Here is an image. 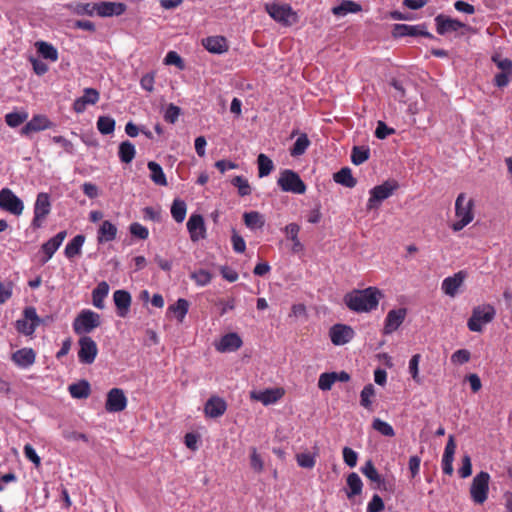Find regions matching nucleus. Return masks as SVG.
<instances>
[{"label":"nucleus","mask_w":512,"mask_h":512,"mask_svg":"<svg viewBox=\"0 0 512 512\" xmlns=\"http://www.w3.org/2000/svg\"><path fill=\"white\" fill-rule=\"evenodd\" d=\"M329 336L334 345L342 346L354 338L355 332L349 325L335 324L329 329Z\"/></svg>","instance_id":"14"},{"label":"nucleus","mask_w":512,"mask_h":512,"mask_svg":"<svg viewBox=\"0 0 512 512\" xmlns=\"http://www.w3.org/2000/svg\"><path fill=\"white\" fill-rule=\"evenodd\" d=\"M190 277L196 283V285L201 287L208 285L212 280L211 273L205 269L194 271L191 273Z\"/></svg>","instance_id":"51"},{"label":"nucleus","mask_w":512,"mask_h":512,"mask_svg":"<svg viewBox=\"0 0 512 512\" xmlns=\"http://www.w3.org/2000/svg\"><path fill=\"white\" fill-rule=\"evenodd\" d=\"M73 12L77 15L94 16L96 14V3H77L73 7Z\"/></svg>","instance_id":"57"},{"label":"nucleus","mask_w":512,"mask_h":512,"mask_svg":"<svg viewBox=\"0 0 512 512\" xmlns=\"http://www.w3.org/2000/svg\"><path fill=\"white\" fill-rule=\"evenodd\" d=\"M285 394V390L281 387L269 388L265 390H254L250 392L252 400L261 402L264 406L272 405L278 402Z\"/></svg>","instance_id":"13"},{"label":"nucleus","mask_w":512,"mask_h":512,"mask_svg":"<svg viewBox=\"0 0 512 512\" xmlns=\"http://www.w3.org/2000/svg\"><path fill=\"white\" fill-rule=\"evenodd\" d=\"M283 231L287 239L291 240L293 243L292 251L294 253L301 252L304 249V246L298 237L300 226L297 223H290L284 227Z\"/></svg>","instance_id":"31"},{"label":"nucleus","mask_w":512,"mask_h":512,"mask_svg":"<svg viewBox=\"0 0 512 512\" xmlns=\"http://www.w3.org/2000/svg\"><path fill=\"white\" fill-rule=\"evenodd\" d=\"M435 24L436 31L439 35H445L451 32H456L466 27V25L461 21L442 14L435 17Z\"/></svg>","instance_id":"17"},{"label":"nucleus","mask_w":512,"mask_h":512,"mask_svg":"<svg viewBox=\"0 0 512 512\" xmlns=\"http://www.w3.org/2000/svg\"><path fill=\"white\" fill-rule=\"evenodd\" d=\"M466 274L463 271L455 273L442 281L441 289L449 297H455L459 288L463 285Z\"/></svg>","instance_id":"23"},{"label":"nucleus","mask_w":512,"mask_h":512,"mask_svg":"<svg viewBox=\"0 0 512 512\" xmlns=\"http://www.w3.org/2000/svg\"><path fill=\"white\" fill-rule=\"evenodd\" d=\"M129 231L133 236L142 240L147 239L149 236L148 229L138 222L132 223L129 227Z\"/></svg>","instance_id":"60"},{"label":"nucleus","mask_w":512,"mask_h":512,"mask_svg":"<svg viewBox=\"0 0 512 512\" xmlns=\"http://www.w3.org/2000/svg\"><path fill=\"white\" fill-rule=\"evenodd\" d=\"M227 410L226 401L219 396H211L204 405V414L207 418H219Z\"/></svg>","instance_id":"18"},{"label":"nucleus","mask_w":512,"mask_h":512,"mask_svg":"<svg viewBox=\"0 0 512 512\" xmlns=\"http://www.w3.org/2000/svg\"><path fill=\"white\" fill-rule=\"evenodd\" d=\"M243 344L241 337L237 333H228L215 343V349L221 353L234 352Z\"/></svg>","instance_id":"21"},{"label":"nucleus","mask_w":512,"mask_h":512,"mask_svg":"<svg viewBox=\"0 0 512 512\" xmlns=\"http://www.w3.org/2000/svg\"><path fill=\"white\" fill-rule=\"evenodd\" d=\"M471 354L467 349H459L451 355V362L453 364L462 365L470 360Z\"/></svg>","instance_id":"61"},{"label":"nucleus","mask_w":512,"mask_h":512,"mask_svg":"<svg viewBox=\"0 0 512 512\" xmlns=\"http://www.w3.org/2000/svg\"><path fill=\"white\" fill-rule=\"evenodd\" d=\"M187 229L193 242L204 239L206 227L204 219L200 214H192L187 222Z\"/></svg>","instance_id":"19"},{"label":"nucleus","mask_w":512,"mask_h":512,"mask_svg":"<svg viewBox=\"0 0 512 512\" xmlns=\"http://www.w3.org/2000/svg\"><path fill=\"white\" fill-rule=\"evenodd\" d=\"M65 237L66 231H61L42 245L41 249L45 254V257L42 260L43 263H46L52 258L54 253L59 249V247L63 243Z\"/></svg>","instance_id":"28"},{"label":"nucleus","mask_w":512,"mask_h":512,"mask_svg":"<svg viewBox=\"0 0 512 512\" xmlns=\"http://www.w3.org/2000/svg\"><path fill=\"white\" fill-rule=\"evenodd\" d=\"M375 397V388L372 384L364 386L360 393V405L368 411H373V398Z\"/></svg>","instance_id":"43"},{"label":"nucleus","mask_w":512,"mask_h":512,"mask_svg":"<svg viewBox=\"0 0 512 512\" xmlns=\"http://www.w3.org/2000/svg\"><path fill=\"white\" fill-rule=\"evenodd\" d=\"M189 310V302L186 299L179 298L176 303L168 307V311L174 313L178 322L182 323Z\"/></svg>","instance_id":"40"},{"label":"nucleus","mask_w":512,"mask_h":512,"mask_svg":"<svg viewBox=\"0 0 512 512\" xmlns=\"http://www.w3.org/2000/svg\"><path fill=\"white\" fill-rule=\"evenodd\" d=\"M456 451V443L453 435H449L448 441L446 443L444 453L442 456V470L446 475L451 476L454 472L453 461L454 454Z\"/></svg>","instance_id":"25"},{"label":"nucleus","mask_w":512,"mask_h":512,"mask_svg":"<svg viewBox=\"0 0 512 512\" xmlns=\"http://www.w3.org/2000/svg\"><path fill=\"white\" fill-rule=\"evenodd\" d=\"M369 155V148L363 146H355L352 150L351 161L355 165H360L368 160Z\"/></svg>","instance_id":"49"},{"label":"nucleus","mask_w":512,"mask_h":512,"mask_svg":"<svg viewBox=\"0 0 512 512\" xmlns=\"http://www.w3.org/2000/svg\"><path fill=\"white\" fill-rule=\"evenodd\" d=\"M398 188L396 181H386L381 185L373 187L369 194L370 197L367 202V209L372 210L378 208L380 203L389 198L394 191Z\"/></svg>","instance_id":"8"},{"label":"nucleus","mask_w":512,"mask_h":512,"mask_svg":"<svg viewBox=\"0 0 512 512\" xmlns=\"http://www.w3.org/2000/svg\"><path fill=\"white\" fill-rule=\"evenodd\" d=\"M250 466L256 473H261L264 470V462L256 448H251Z\"/></svg>","instance_id":"58"},{"label":"nucleus","mask_w":512,"mask_h":512,"mask_svg":"<svg viewBox=\"0 0 512 512\" xmlns=\"http://www.w3.org/2000/svg\"><path fill=\"white\" fill-rule=\"evenodd\" d=\"M119 158L123 163H130L136 155L135 146L129 141H123L119 145L118 151Z\"/></svg>","instance_id":"42"},{"label":"nucleus","mask_w":512,"mask_h":512,"mask_svg":"<svg viewBox=\"0 0 512 512\" xmlns=\"http://www.w3.org/2000/svg\"><path fill=\"white\" fill-rule=\"evenodd\" d=\"M147 167L150 171L151 181L158 186H167V178L162 167L155 161H149Z\"/></svg>","instance_id":"33"},{"label":"nucleus","mask_w":512,"mask_h":512,"mask_svg":"<svg viewBox=\"0 0 512 512\" xmlns=\"http://www.w3.org/2000/svg\"><path fill=\"white\" fill-rule=\"evenodd\" d=\"M101 325V316L90 310L83 309L73 321V330L76 334H88Z\"/></svg>","instance_id":"6"},{"label":"nucleus","mask_w":512,"mask_h":512,"mask_svg":"<svg viewBox=\"0 0 512 512\" xmlns=\"http://www.w3.org/2000/svg\"><path fill=\"white\" fill-rule=\"evenodd\" d=\"M384 510V502L382 498L375 494L368 503L367 512H381Z\"/></svg>","instance_id":"64"},{"label":"nucleus","mask_w":512,"mask_h":512,"mask_svg":"<svg viewBox=\"0 0 512 512\" xmlns=\"http://www.w3.org/2000/svg\"><path fill=\"white\" fill-rule=\"evenodd\" d=\"M317 452H303L296 455L297 464L301 468L312 469L316 463Z\"/></svg>","instance_id":"48"},{"label":"nucleus","mask_w":512,"mask_h":512,"mask_svg":"<svg viewBox=\"0 0 512 512\" xmlns=\"http://www.w3.org/2000/svg\"><path fill=\"white\" fill-rule=\"evenodd\" d=\"M109 289L108 283L106 281H101L92 291V303L96 308L104 309V300L108 296Z\"/></svg>","instance_id":"32"},{"label":"nucleus","mask_w":512,"mask_h":512,"mask_svg":"<svg viewBox=\"0 0 512 512\" xmlns=\"http://www.w3.org/2000/svg\"><path fill=\"white\" fill-rule=\"evenodd\" d=\"M53 127V123L48 119L47 116L38 114L34 115L22 128V135H29L33 132L43 131Z\"/></svg>","instance_id":"22"},{"label":"nucleus","mask_w":512,"mask_h":512,"mask_svg":"<svg viewBox=\"0 0 512 512\" xmlns=\"http://www.w3.org/2000/svg\"><path fill=\"white\" fill-rule=\"evenodd\" d=\"M12 361L20 368L32 366L36 360V353L32 348H22L15 351L11 357Z\"/></svg>","instance_id":"27"},{"label":"nucleus","mask_w":512,"mask_h":512,"mask_svg":"<svg viewBox=\"0 0 512 512\" xmlns=\"http://www.w3.org/2000/svg\"><path fill=\"white\" fill-rule=\"evenodd\" d=\"M397 36H425L432 38L433 36L425 29L423 25H407L397 24L394 28Z\"/></svg>","instance_id":"29"},{"label":"nucleus","mask_w":512,"mask_h":512,"mask_svg":"<svg viewBox=\"0 0 512 512\" xmlns=\"http://www.w3.org/2000/svg\"><path fill=\"white\" fill-rule=\"evenodd\" d=\"M342 453L345 464L351 468L355 467L358 461V454L349 447H344Z\"/></svg>","instance_id":"63"},{"label":"nucleus","mask_w":512,"mask_h":512,"mask_svg":"<svg viewBox=\"0 0 512 512\" xmlns=\"http://www.w3.org/2000/svg\"><path fill=\"white\" fill-rule=\"evenodd\" d=\"M127 397L120 388H112L107 393L105 409L110 413L121 412L127 407Z\"/></svg>","instance_id":"15"},{"label":"nucleus","mask_w":512,"mask_h":512,"mask_svg":"<svg viewBox=\"0 0 512 512\" xmlns=\"http://www.w3.org/2000/svg\"><path fill=\"white\" fill-rule=\"evenodd\" d=\"M85 242L83 235H76L70 242L67 243L64 254L67 258L72 259L81 253L82 246Z\"/></svg>","instance_id":"37"},{"label":"nucleus","mask_w":512,"mask_h":512,"mask_svg":"<svg viewBox=\"0 0 512 512\" xmlns=\"http://www.w3.org/2000/svg\"><path fill=\"white\" fill-rule=\"evenodd\" d=\"M35 46L38 53L43 58L50 60L51 62H56L58 60V51L52 44L45 41H38L35 43Z\"/></svg>","instance_id":"36"},{"label":"nucleus","mask_w":512,"mask_h":512,"mask_svg":"<svg viewBox=\"0 0 512 512\" xmlns=\"http://www.w3.org/2000/svg\"><path fill=\"white\" fill-rule=\"evenodd\" d=\"M310 145V141L306 134H301L295 141L290 153L292 156H300L304 154L308 146Z\"/></svg>","instance_id":"50"},{"label":"nucleus","mask_w":512,"mask_h":512,"mask_svg":"<svg viewBox=\"0 0 512 512\" xmlns=\"http://www.w3.org/2000/svg\"><path fill=\"white\" fill-rule=\"evenodd\" d=\"M29 117L26 110L12 111L5 115V122L11 128H16L23 124Z\"/></svg>","instance_id":"41"},{"label":"nucleus","mask_w":512,"mask_h":512,"mask_svg":"<svg viewBox=\"0 0 512 512\" xmlns=\"http://www.w3.org/2000/svg\"><path fill=\"white\" fill-rule=\"evenodd\" d=\"M382 297V292L376 287H368L363 290L355 289L344 296V303L351 311L368 313L378 307Z\"/></svg>","instance_id":"1"},{"label":"nucleus","mask_w":512,"mask_h":512,"mask_svg":"<svg viewBox=\"0 0 512 512\" xmlns=\"http://www.w3.org/2000/svg\"><path fill=\"white\" fill-rule=\"evenodd\" d=\"M78 358L81 363L92 364L98 354L96 342L89 336H82L79 341Z\"/></svg>","instance_id":"12"},{"label":"nucleus","mask_w":512,"mask_h":512,"mask_svg":"<svg viewBox=\"0 0 512 512\" xmlns=\"http://www.w3.org/2000/svg\"><path fill=\"white\" fill-rule=\"evenodd\" d=\"M420 360H421V355L420 354H415L411 357V359L409 360V364H408V370H409V373L412 377V379L417 383V384H420L421 383V377H420V374H419V363H420Z\"/></svg>","instance_id":"54"},{"label":"nucleus","mask_w":512,"mask_h":512,"mask_svg":"<svg viewBox=\"0 0 512 512\" xmlns=\"http://www.w3.org/2000/svg\"><path fill=\"white\" fill-rule=\"evenodd\" d=\"M495 308L490 304L477 306L473 309L472 315L467 322L470 331L482 332L483 327L495 318Z\"/></svg>","instance_id":"5"},{"label":"nucleus","mask_w":512,"mask_h":512,"mask_svg":"<svg viewBox=\"0 0 512 512\" xmlns=\"http://www.w3.org/2000/svg\"><path fill=\"white\" fill-rule=\"evenodd\" d=\"M474 201L468 198L465 193H460L455 201V216L456 221L452 224L453 231H461L464 227L470 224L474 219Z\"/></svg>","instance_id":"2"},{"label":"nucleus","mask_w":512,"mask_h":512,"mask_svg":"<svg viewBox=\"0 0 512 512\" xmlns=\"http://www.w3.org/2000/svg\"><path fill=\"white\" fill-rule=\"evenodd\" d=\"M492 61L501 70V72L512 73V61L508 58H503L499 54L492 56Z\"/></svg>","instance_id":"59"},{"label":"nucleus","mask_w":512,"mask_h":512,"mask_svg":"<svg viewBox=\"0 0 512 512\" xmlns=\"http://www.w3.org/2000/svg\"><path fill=\"white\" fill-rule=\"evenodd\" d=\"M336 382V372L322 373L319 376L318 387L322 391H328Z\"/></svg>","instance_id":"55"},{"label":"nucleus","mask_w":512,"mask_h":512,"mask_svg":"<svg viewBox=\"0 0 512 512\" xmlns=\"http://www.w3.org/2000/svg\"><path fill=\"white\" fill-rule=\"evenodd\" d=\"M347 486L348 490L346 491V495L349 499L356 495H360L363 488V483L359 475L355 472H352L347 477Z\"/></svg>","instance_id":"35"},{"label":"nucleus","mask_w":512,"mask_h":512,"mask_svg":"<svg viewBox=\"0 0 512 512\" xmlns=\"http://www.w3.org/2000/svg\"><path fill=\"white\" fill-rule=\"evenodd\" d=\"M83 92V96H81L80 98L84 101L86 105H94L99 101L100 95L96 89L85 88Z\"/></svg>","instance_id":"62"},{"label":"nucleus","mask_w":512,"mask_h":512,"mask_svg":"<svg viewBox=\"0 0 512 512\" xmlns=\"http://www.w3.org/2000/svg\"><path fill=\"white\" fill-rule=\"evenodd\" d=\"M70 395L76 399H85L90 395V385L87 381L82 380L77 383H73L68 388Z\"/></svg>","instance_id":"39"},{"label":"nucleus","mask_w":512,"mask_h":512,"mask_svg":"<svg viewBox=\"0 0 512 512\" xmlns=\"http://www.w3.org/2000/svg\"><path fill=\"white\" fill-rule=\"evenodd\" d=\"M265 11L274 21L283 26H292L299 20L297 12L289 4L279 2L266 3Z\"/></svg>","instance_id":"3"},{"label":"nucleus","mask_w":512,"mask_h":512,"mask_svg":"<svg viewBox=\"0 0 512 512\" xmlns=\"http://www.w3.org/2000/svg\"><path fill=\"white\" fill-rule=\"evenodd\" d=\"M372 427L384 436L393 437L395 435L393 427L388 422H385L379 418H375L373 420Z\"/></svg>","instance_id":"52"},{"label":"nucleus","mask_w":512,"mask_h":512,"mask_svg":"<svg viewBox=\"0 0 512 512\" xmlns=\"http://www.w3.org/2000/svg\"><path fill=\"white\" fill-rule=\"evenodd\" d=\"M97 129L103 135H108L115 130V120L109 116H100L97 120Z\"/></svg>","instance_id":"47"},{"label":"nucleus","mask_w":512,"mask_h":512,"mask_svg":"<svg viewBox=\"0 0 512 512\" xmlns=\"http://www.w3.org/2000/svg\"><path fill=\"white\" fill-rule=\"evenodd\" d=\"M40 324V318L34 307H27L23 312V318L16 321V329L19 333L30 336Z\"/></svg>","instance_id":"11"},{"label":"nucleus","mask_w":512,"mask_h":512,"mask_svg":"<svg viewBox=\"0 0 512 512\" xmlns=\"http://www.w3.org/2000/svg\"><path fill=\"white\" fill-rule=\"evenodd\" d=\"M361 10L360 4L351 0H343L339 5L334 6L331 11L335 16H346L349 13H358Z\"/></svg>","instance_id":"34"},{"label":"nucleus","mask_w":512,"mask_h":512,"mask_svg":"<svg viewBox=\"0 0 512 512\" xmlns=\"http://www.w3.org/2000/svg\"><path fill=\"white\" fill-rule=\"evenodd\" d=\"M407 315L406 308H398L390 310L385 318L383 334L389 335L395 332L404 322Z\"/></svg>","instance_id":"16"},{"label":"nucleus","mask_w":512,"mask_h":512,"mask_svg":"<svg viewBox=\"0 0 512 512\" xmlns=\"http://www.w3.org/2000/svg\"><path fill=\"white\" fill-rule=\"evenodd\" d=\"M257 164H258V175L260 178L268 176L274 168V164H273L272 160L267 155H265L263 153L258 155Z\"/></svg>","instance_id":"45"},{"label":"nucleus","mask_w":512,"mask_h":512,"mask_svg":"<svg viewBox=\"0 0 512 512\" xmlns=\"http://www.w3.org/2000/svg\"><path fill=\"white\" fill-rule=\"evenodd\" d=\"M277 184L284 192H291L294 194H304L306 192V185L300 176L289 169L281 172L277 180Z\"/></svg>","instance_id":"7"},{"label":"nucleus","mask_w":512,"mask_h":512,"mask_svg":"<svg viewBox=\"0 0 512 512\" xmlns=\"http://www.w3.org/2000/svg\"><path fill=\"white\" fill-rule=\"evenodd\" d=\"M118 229L115 224L112 222L105 220L101 223L98 233H97V241L98 243H106L111 242L116 239Z\"/></svg>","instance_id":"30"},{"label":"nucleus","mask_w":512,"mask_h":512,"mask_svg":"<svg viewBox=\"0 0 512 512\" xmlns=\"http://www.w3.org/2000/svg\"><path fill=\"white\" fill-rule=\"evenodd\" d=\"M491 477L488 472L481 471L472 479L469 493L474 504L482 505L489 495V484Z\"/></svg>","instance_id":"4"},{"label":"nucleus","mask_w":512,"mask_h":512,"mask_svg":"<svg viewBox=\"0 0 512 512\" xmlns=\"http://www.w3.org/2000/svg\"><path fill=\"white\" fill-rule=\"evenodd\" d=\"M127 7L122 2L103 1L96 3V15L100 17L120 16Z\"/></svg>","instance_id":"20"},{"label":"nucleus","mask_w":512,"mask_h":512,"mask_svg":"<svg viewBox=\"0 0 512 512\" xmlns=\"http://www.w3.org/2000/svg\"><path fill=\"white\" fill-rule=\"evenodd\" d=\"M334 181L348 188H353L356 185V179L353 177L351 169L344 167L334 174Z\"/></svg>","instance_id":"38"},{"label":"nucleus","mask_w":512,"mask_h":512,"mask_svg":"<svg viewBox=\"0 0 512 512\" xmlns=\"http://www.w3.org/2000/svg\"><path fill=\"white\" fill-rule=\"evenodd\" d=\"M232 184L238 189L240 196H247L251 194V186L246 178L243 176H236L232 179Z\"/></svg>","instance_id":"56"},{"label":"nucleus","mask_w":512,"mask_h":512,"mask_svg":"<svg viewBox=\"0 0 512 512\" xmlns=\"http://www.w3.org/2000/svg\"><path fill=\"white\" fill-rule=\"evenodd\" d=\"M0 209L18 217L24 211V202L10 188H2L0 190Z\"/></svg>","instance_id":"9"},{"label":"nucleus","mask_w":512,"mask_h":512,"mask_svg":"<svg viewBox=\"0 0 512 512\" xmlns=\"http://www.w3.org/2000/svg\"><path fill=\"white\" fill-rule=\"evenodd\" d=\"M361 472L372 482L380 483L382 478L376 470L373 462L368 460L361 468Z\"/></svg>","instance_id":"53"},{"label":"nucleus","mask_w":512,"mask_h":512,"mask_svg":"<svg viewBox=\"0 0 512 512\" xmlns=\"http://www.w3.org/2000/svg\"><path fill=\"white\" fill-rule=\"evenodd\" d=\"M113 301L116 306L117 315L125 318L129 313L132 303L131 294L126 290H116L113 293Z\"/></svg>","instance_id":"24"},{"label":"nucleus","mask_w":512,"mask_h":512,"mask_svg":"<svg viewBox=\"0 0 512 512\" xmlns=\"http://www.w3.org/2000/svg\"><path fill=\"white\" fill-rule=\"evenodd\" d=\"M186 212V203L183 200L175 199L171 206V215L173 219L178 223L183 222L186 217Z\"/></svg>","instance_id":"46"},{"label":"nucleus","mask_w":512,"mask_h":512,"mask_svg":"<svg viewBox=\"0 0 512 512\" xmlns=\"http://www.w3.org/2000/svg\"><path fill=\"white\" fill-rule=\"evenodd\" d=\"M204 48L213 54H223L229 49L228 41L224 36L216 35L202 39Z\"/></svg>","instance_id":"26"},{"label":"nucleus","mask_w":512,"mask_h":512,"mask_svg":"<svg viewBox=\"0 0 512 512\" xmlns=\"http://www.w3.org/2000/svg\"><path fill=\"white\" fill-rule=\"evenodd\" d=\"M245 225L250 229H258L264 226V218L257 211L246 212L243 215Z\"/></svg>","instance_id":"44"},{"label":"nucleus","mask_w":512,"mask_h":512,"mask_svg":"<svg viewBox=\"0 0 512 512\" xmlns=\"http://www.w3.org/2000/svg\"><path fill=\"white\" fill-rule=\"evenodd\" d=\"M51 200L48 193L41 192L36 196L34 203V217L31 225L33 228H40L51 212Z\"/></svg>","instance_id":"10"}]
</instances>
